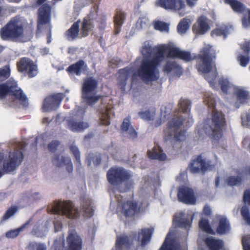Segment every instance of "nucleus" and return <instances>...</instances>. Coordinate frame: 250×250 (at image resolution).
I'll use <instances>...</instances> for the list:
<instances>
[{"instance_id":"f257e3e1","label":"nucleus","mask_w":250,"mask_h":250,"mask_svg":"<svg viewBox=\"0 0 250 250\" xmlns=\"http://www.w3.org/2000/svg\"><path fill=\"white\" fill-rule=\"evenodd\" d=\"M160 45L153 47L148 41L145 42L140 50L143 58L138 68V75L145 82L157 80L160 77Z\"/></svg>"},{"instance_id":"f03ea898","label":"nucleus","mask_w":250,"mask_h":250,"mask_svg":"<svg viewBox=\"0 0 250 250\" xmlns=\"http://www.w3.org/2000/svg\"><path fill=\"white\" fill-rule=\"evenodd\" d=\"M218 97L209 92L205 94L204 101L211 110V118H208L204 123H199L196 128L200 137L206 134L212 135L215 139L222 137V128L225 125V115L215 109Z\"/></svg>"},{"instance_id":"7ed1b4c3","label":"nucleus","mask_w":250,"mask_h":250,"mask_svg":"<svg viewBox=\"0 0 250 250\" xmlns=\"http://www.w3.org/2000/svg\"><path fill=\"white\" fill-rule=\"evenodd\" d=\"M179 104L182 113L180 112L174 115L168 122L167 128L164 130L166 140H184L186 138L185 132L181 129V126L184 125L186 127H189L193 123L192 118L189 114L190 102L188 99L181 98Z\"/></svg>"},{"instance_id":"20e7f679","label":"nucleus","mask_w":250,"mask_h":250,"mask_svg":"<svg viewBox=\"0 0 250 250\" xmlns=\"http://www.w3.org/2000/svg\"><path fill=\"white\" fill-rule=\"evenodd\" d=\"M215 52L212 46L205 44L198 55L197 68L199 72L204 74L205 78L213 88H217L218 84L216 78L217 75L215 64Z\"/></svg>"},{"instance_id":"39448f33","label":"nucleus","mask_w":250,"mask_h":250,"mask_svg":"<svg viewBox=\"0 0 250 250\" xmlns=\"http://www.w3.org/2000/svg\"><path fill=\"white\" fill-rule=\"evenodd\" d=\"M53 214L65 216L70 219L77 218L82 214L85 217H90L94 213V210L92 206V201L89 198L84 199L81 205V210L75 207L74 204L70 201H65L56 203L50 210Z\"/></svg>"},{"instance_id":"423d86ee","label":"nucleus","mask_w":250,"mask_h":250,"mask_svg":"<svg viewBox=\"0 0 250 250\" xmlns=\"http://www.w3.org/2000/svg\"><path fill=\"white\" fill-rule=\"evenodd\" d=\"M97 10L98 6H94L91 10L89 14L83 19L80 29V21H78L74 22L66 33L67 39L69 41L75 39L79 36V32L82 37L87 36L93 30L95 23L97 22L98 18Z\"/></svg>"},{"instance_id":"0eeeda50","label":"nucleus","mask_w":250,"mask_h":250,"mask_svg":"<svg viewBox=\"0 0 250 250\" xmlns=\"http://www.w3.org/2000/svg\"><path fill=\"white\" fill-rule=\"evenodd\" d=\"M25 146L23 142H15L12 146V149L8 156L0 153V165L3 163V170L6 172L15 170L22 163L23 155L21 150Z\"/></svg>"},{"instance_id":"6e6552de","label":"nucleus","mask_w":250,"mask_h":250,"mask_svg":"<svg viewBox=\"0 0 250 250\" xmlns=\"http://www.w3.org/2000/svg\"><path fill=\"white\" fill-rule=\"evenodd\" d=\"M131 176L129 171L121 167H112L107 172L108 181L113 186H118L125 183V188L120 187V192H125L133 187L134 182L130 179Z\"/></svg>"},{"instance_id":"1a4fd4ad","label":"nucleus","mask_w":250,"mask_h":250,"mask_svg":"<svg viewBox=\"0 0 250 250\" xmlns=\"http://www.w3.org/2000/svg\"><path fill=\"white\" fill-rule=\"evenodd\" d=\"M9 93L15 103H19L23 106L28 104V99L17 82L11 78L4 83L0 84V100H2Z\"/></svg>"},{"instance_id":"9d476101","label":"nucleus","mask_w":250,"mask_h":250,"mask_svg":"<svg viewBox=\"0 0 250 250\" xmlns=\"http://www.w3.org/2000/svg\"><path fill=\"white\" fill-rule=\"evenodd\" d=\"M159 53L160 55V63L165 57V55L169 58H178L186 62L193 60L194 57L189 52L181 50L173 43L160 45Z\"/></svg>"},{"instance_id":"9b49d317","label":"nucleus","mask_w":250,"mask_h":250,"mask_svg":"<svg viewBox=\"0 0 250 250\" xmlns=\"http://www.w3.org/2000/svg\"><path fill=\"white\" fill-rule=\"evenodd\" d=\"M97 85V80L93 77H87L83 81L82 96L89 105L94 104L101 98L100 95L95 94Z\"/></svg>"},{"instance_id":"f8f14e48","label":"nucleus","mask_w":250,"mask_h":250,"mask_svg":"<svg viewBox=\"0 0 250 250\" xmlns=\"http://www.w3.org/2000/svg\"><path fill=\"white\" fill-rule=\"evenodd\" d=\"M111 197L115 196L116 200L122 208V212L126 216H131L136 213L143 211L148 205L146 201L143 203L137 204L136 202L132 201H122V197L114 193V191L110 192Z\"/></svg>"},{"instance_id":"ddd939ff","label":"nucleus","mask_w":250,"mask_h":250,"mask_svg":"<svg viewBox=\"0 0 250 250\" xmlns=\"http://www.w3.org/2000/svg\"><path fill=\"white\" fill-rule=\"evenodd\" d=\"M23 34V29L20 21L11 20L0 31V36L4 40H17Z\"/></svg>"},{"instance_id":"4468645a","label":"nucleus","mask_w":250,"mask_h":250,"mask_svg":"<svg viewBox=\"0 0 250 250\" xmlns=\"http://www.w3.org/2000/svg\"><path fill=\"white\" fill-rule=\"evenodd\" d=\"M84 113L85 110L83 108L78 107L71 118L65 120L67 127L74 132H82L87 128L89 127L88 124L82 121Z\"/></svg>"},{"instance_id":"2eb2a0df","label":"nucleus","mask_w":250,"mask_h":250,"mask_svg":"<svg viewBox=\"0 0 250 250\" xmlns=\"http://www.w3.org/2000/svg\"><path fill=\"white\" fill-rule=\"evenodd\" d=\"M157 6L165 9L174 10L178 11L180 16H184L189 12L182 0H158L156 3Z\"/></svg>"},{"instance_id":"dca6fc26","label":"nucleus","mask_w":250,"mask_h":250,"mask_svg":"<svg viewBox=\"0 0 250 250\" xmlns=\"http://www.w3.org/2000/svg\"><path fill=\"white\" fill-rule=\"evenodd\" d=\"M20 71L26 73L30 78L36 76L38 73L37 64L31 60L27 58L21 59L17 63Z\"/></svg>"},{"instance_id":"f3484780","label":"nucleus","mask_w":250,"mask_h":250,"mask_svg":"<svg viewBox=\"0 0 250 250\" xmlns=\"http://www.w3.org/2000/svg\"><path fill=\"white\" fill-rule=\"evenodd\" d=\"M64 95L62 93H57L47 97L44 101L42 110L44 112L57 109L60 105Z\"/></svg>"},{"instance_id":"a211bd4d","label":"nucleus","mask_w":250,"mask_h":250,"mask_svg":"<svg viewBox=\"0 0 250 250\" xmlns=\"http://www.w3.org/2000/svg\"><path fill=\"white\" fill-rule=\"evenodd\" d=\"M82 240L74 229H70L66 238L67 250H81Z\"/></svg>"},{"instance_id":"6ab92c4d","label":"nucleus","mask_w":250,"mask_h":250,"mask_svg":"<svg viewBox=\"0 0 250 250\" xmlns=\"http://www.w3.org/2000/svg\"><path fill=\"white\" fill-rule=\"evenodd\" d=\"M213 167L210 161H205L201 156H198L196 159L193 160L189 166V169L193 173H198L200 170L203 171L211 170Z\"/></svg>"},{"instance_id":"aec40b11","label":"nucleus","mask_w":250,"mask_h":250,"mask_svg":"<svg viewBox=\"0 0 250 250\" xmlns=\"http://www.w3.org/2000/svg\"><path fill=\"white\" fill-rule=\"evenodd\" d=\"M162 71L165 73L179 77L183 73L182 67L175 61L167 60L162 66Z\"/></svg>"},{"instance_id":"412c9836","label":"nucleus","mask_w":250,"mask_h":250,"mask_svg":"<svg viewBox=\"0 0 250 250\" xmlns=\"http://www.w3.org/2000/svg\"><path fill=\"white\" fill-rule=\"evenodd\" d=\"M178 199L180 202L187 204H194L196 198L194 191L190 188L183 186L179 188Z\"/></svg>"},{"instance_id":"4be33fe9","label":"nucleus","mask_w":250,"mask_h":250,"mask_svg":"<svg viewBox=\"0 0 250 250\" xmlns=\"http://www.w3.org/2000/svg\"><path fill=\"white\" fill-rule=\"evenodd\" d=\"M193 216L191 213L188 212L186 214L181 212L175 215L173 224L178 227L188 230L191 227V222Z\"/></svg>"},{"instance_id":"5701e85b","label":"nucleus","mask_w":250,"mask_h":250,"mask_svg":"<svg viewBox=\"0 0 250 250\" xmlns=\"http://www.w3.org/2000/svg\"><path fill=\"white\" fill-rule=\"evenodd\" d=\"M118 84L123 90H125L128 80L131 77L134 79L135 76L134 70L132 67H127L119 71Z\"/></svg>"},{"instance_id":"b1692460","label":"nucleus","mask_w":250,"mask_h":250,"mask_svg":"<svg viewBox=\"0 0 250 250\" xmlns=\"http://www.w3.org/2000/svg\"><path fill=\"white\" fill-rule=\"evenodd\" d=\"M209 28L208 19L205 16H201L193 25L192 30L196 34L204 35Z\"/></svg>"},{"instance_id":"393cba45","label":"nucleus","mask_w":250,"mask_h":250,"mask_svg":"<svg viewBox=\"0 0 250 250\" xmlns=\"http://www.w3.org/2000/svg\"><path fill=\"white\" fill-rule=\"evenodd\" d=\"M53 164L56 167H65L66 170L72 172L73 170V164L69 157L63 155L55 156L52 159Z\"/></svg>"},{"instance_id":"a878e982","label":"nucleus","mask_w":250,"mask_h":250,"mask_svg":"<svg viewBox=\"0 0 250 250\" xmlns=\"http://www.w3.org/2000/svg\"><path fill=\"white\" fill-rule=\"evenodd\" d=\"M232 93L236 96L237 102L234 105L237 108L240 107L238 103L241 104H244L250 99V92L242 87L236 86L235 87L233 88V91Z\"/></svg>"},{"instance_id":"bb28decb","label":"nucleus","mask_w":250,"mask_h":250,"mask_svg":"<svg viewBox=\"0 0 250 250\" xmlns=\"http://www.w3.org/2000/svg\"><path fill=\"white\" fill-rule=\"evenodd\" d=\"M51 7L47 4L42 5L39 10L38 32L41 29V26L48 23L50 20Z\"/></svg>"},{"instance_id":"cd10ccee","label":"nucleus","mask_w":250,"mask_h":250,"mask_svg":"<svg viewBox=\"0 0 250 250\" xmlns=\"http://www.w3.org/2000/svg\"><path fill=\"white\" fill-rule=\"evenodd\" d=\"M121 129L124 134L131 139H134L137 137V132L131 124L130 120L128 118L124 119Z\"/></svg>"},{"instance_id":"c85d7f7f","label":"nucleus","mask_w":250,"mask_h":250,"mask_svg":"<svg viewBox=\"0 0 250 250\" xmlns=\"http://www.w3.org/2000/svg\"><path fill=\"white\" fill-rule=\"evenodd\" d=\"M173 232L170 230L167 235L165 241L159 250H188L187 246L185 244L183 247L180 246L179 244L174 245L170 243V237L172 235Z\"/></svg>"},{"instance_id":"c756f323","label":"nucleus","mask_w":250,"mask_h":250,"mask_svg":"<svg viewBox=\"0 0 250 250\" xmlns=\"http://www.w3.org/2000/svg\"><path fill=\"white\" fill-rule=\"evenodd\" d=\"M131 244L126 235L119 236L117 238L115 247L113 250H126L130 247Z\"/></svg>"},{"instance_id":"7c9ffc66","label":"nucleus","mask_w":250,"mask_h":250,"mask_svg":"<svg viewBox=\"0 0 250 250\" xmlns=\"http://www.w3.org/2000/svg\"><path fill=\"white\" fill-rule=\"evenodd\" d=\"M153 232V229L151 228L142 229L139 232L138 239L141 241V245L144 246L148 243Z\"/></svg>"},{"instance_id":"2f4dec72","label":"nucleus","mask_w":250,"mask_h":250,"mask_svg":"<svg viewBox=\"0 0 250 250\" xmlns=\"http://www.w3.org/2000/svg\"><path fill=\"white\" fill-rule=\"evenodd\" d=\"M205 243L209 250H220L224 245L222 240L215 239L212 236L207 238L205 240Z\"/></svg>"},{"instance_id":"473e14b6","label":"nucleus","mask_w":250,"mask_h":250,"mask_svg":"<svg viewBox=\"0 0 250 250\" xmlns=\"http://www.w3.org/2000/svg\"><path fill=\"white\" fill-rule=\"evenodd\" d=\"M148 156L150 159L164 161L167 158L166 155L159 146H155L151 150L148 151Z\"/></svg>"},{"instance_id":"72a5a7b5","label":"nucleus","mask_w":250,"mask_h":250,"mask_svg":"<svg viewBox=\"0 0 250 250\" xmlns=\"http://www.w3.org/2000/svg\"><path fill=\"white\" fill-rule=\"evenodd\" d=\"M233 30L232 26H229L223 25L216 28L211 32V35L214 36H223L225 38L227 35L231 33Z\"/></svg>"},{"instance_id":"f704fd0d","label":"nucleus","mask_w":250,"mask_h":250,"mask_svg":"<svg viewBox=\"0 0 250 250\" xmlns=\"http://www.w3.org/2000/svg\"><path fill=\"white\" fill-rule=\"evenodd\" d=\"M86 67V65L83 61H80L76 63L70 65L67 68V71L71 74H75L77 75H81Z\"/></svg>"},{"instance_id":"c9c22d12","label":"nucleus","mask_w":250,"mask_h":250,"mask_svg":"<svg viewBox=\"0 0 250 250\" xmlns=\"http://www.w3.org/2000/svg\"><path fill=\"white\" fill-rule=\"evenodd\" d=\"M222 91L226 94H231L233 91V88L236 86L231 83L228 79L221 78L219 81Z\"/></svg>"},{"instance_id":"e433bc0d","label":"nucleus","mask_w":250,"mask_h":250,"mask_svg":"<svg viewBox=\"0 0 250 250\" xmlns=\"http://www.w3.org/2000/svg\"><path fill=\"white\" fill-rule=\"evenodd\" d=\"M230 226L229 221L225 217H221L219 219V226L216 231L218 234H226L229 231Z\"/></svg>"},{"instance_id":"4c0bfd02","label":"nucleus","mask_w":250,"mask_h":250,"mask_svg":"<svg viewBox=\"0 0 250 250\" xmlns=\"http://www.w3.org/2000/svg\"><path fill=\"white\" fill-rule=\"evenodd\" d=\"M125 18V14L122 11L117 12L115 15L114 23L117 33H118L120 32V28L124 22Z\"/></svg>"},{"instance_id":"58836bf2","label":"nucleus","mask_w":250,"mask_h":250,"mask_svg":"<svg viewBox=\"0 0 250 250\" xmlns=\"http://www.w3.org/2000/svg\"><path fill=\"white\" fill-rule=\"evenodd\" d=\"M225 1L226 3L229 4L235 12L240 13L245 10L244 5L237 0H225Z\"/></svg>"},{"instance_id":"ea45409f","label":"nucleus","mask_w":250,"mask_h":250,"mask_svg":"<svg viewBox=\"0 0 250 250\" xmlns=\"http://www.w3.org/2000/svg\"><path fill=\"white\" fill-rule=\"evenodd\" d=\"M110 111L107 107H104L100 111L99 114L101 124L108 125L110 124Z\"/></svg>"},{"instance_id":"a19ab883","label":"nucleus","mask_w":250,"mask_h":250,"mask_svg":"<svg viewBox=\"0 0 250 250\" xmlns=\"http://www.w3.org/2000/svg\"><path fill=\"white\" fill-rule=\"evenodd\" d=\"M190 21L188 19H183L177 26V31L180 34H185L189 28Z\"/></svg>"},{"instance_id":"79ce46f5","label":"nucleus","mask_w":250,"mask_h":250,"mask_svg":"<svg viewBox=\"0 0 250 250\" xmlns=\"http://www.w3.org/2000/svg\"><path fill=\"white\" fill-rule=\"evenodd\" d=\"M47 231V227L42 225H36L32 231V233L37 237H43Z\"/></svg>"},{"instance_id":"37998d69","label":"nucleus","mask_w":250,"mask_h":250,"mask_svg":"<svg viewBox=\"0 0 250 250\" xmlns=\"http://www.w3.org/2000/svg\"><path fill=\"white\" fill-rule=\"evenodd\" d=\"M199 225L200 228L205 232L212 234H215L214 231L212 229L210 226L209 225L208 220L202 218L199 222Z\"/></svg>"},{"instance_id":"c03bdc74","label":"nucleus","mask_w":250,"mask_h":250,"mask_svg":"<svg viewBox=\"0 0 250 250\" xmlns=\"http://www.w3.org/2000/svg\"><path fill=\"white\" fill-rule=\"evenodd\" d=\"M139 115L141 118L146 121L153 120L155 115V111L154 109L146 110L139 112Z\"/></svg>"},{"instance_id":"a18cd8bd","label":"nucleus","mask_w":250,"mask_h":250,"mask_svg":"<svg viewBox=\"0 0 250 250\" xmlns=\"http://www.w3.org/2000/svg\"><path fill=\"white\" fill-rule=\"evenodd\" d=\"M28 224V222L25 224L24 225L21 227L15 229L10 230L7 231L6 233V237L8 238H14L17 237L19 233L23 230V229L26 227V226Z\"/></svg>"},{"instance_id":"49530a36","label":"nucleus","mask_w":250,"mask_h":250,"mask_svg":"<svg viewBox=\"0 0 250 250\" xmlns=\"http://www.w3.org/2000/svg\"><path fill=\"white\" fill-rule=\"evenodd\" d=\"M27 248L28 250H47V247L45 244L35 242L30 243Z\"/></svg>"},{"instance_id":"de8ad7c7","label":"nucleus","mask_w":250,"mask_h":250,"mask_svg":"<svg viewBox=\"0 0 250 250\" xmlns=\"http://www.w3.org/2000/svg\"><path fill=\"white\" fill-rule=\"evenodd\" d=\"M149 25V21L146 18H142L139 19L136 24V28L138 30H143L146 29Z\"/></svg>"},{"instance_id":"09e8293b","label":"nucleus","mask_w":250,"mask_h":250,"mask_svg":"<svg viewBox=\"0 0 250 250\" xmlns=\"http://www.w3.org/2000/svg\"><path fill=\"white\" fill-rule=\"evenodd\" d=\"M64 245V236L62 235L55 239L53 244L55 250H63Z\"/></svg>"},{"instance_id":"8fccbe9b","label":"nucleus","mask_w":250,"mask_h":250,"mask_svg":"<svg viewBox=\"0 0 250 250\" xmlns=\"http://www.w3.org/2000/svg\"><path fill=\"white\" fill-rule=\"evenodd\" d=\"M154 27L156 30L161 31L167 32L169 30L168 24L161 21H156L154 23Z\"/></svg>"},{"instance_id":"3c124183","label":"nucleus","mask_w":250,"mask_h":250,"mask_svg":"<svg viewBox=\"0 0 250 250\" xmlns=\"http://www.w3.org/2000/svg\"><path fill=\"white\" fill-rule=\"evenodd\" d=\"M89 3L88 0H76L74 2V9L75 11L79 12L81 9Z\"/></svg>"},{"instance_id":"603ef678","label":"nucleus","mask_w":250,"mask_h":250,"mask_svg":"<svg viewBox=\"0 0 250 250\" xmlns=\"http://www.w3.org/2000/svg\"><path fill=\"white\" fill-rule=\"evenodd\" d=\"M242 24L244 28L250 27V10H246L242 19Z\"/></svg>"},{"instance_id":"864d4df0","label":"nucleus","mask_w":250,"mask_h":250,"mask_svg":"<svg viewBox=\"0 0 250 250\" xmlns=\"http://www.w3.org/2000/svg\"><path fill=\"white\" fill-rule=\"evenodd\" d=\"M10 71L8 65L4 66L0 69V80H3L9 77Z\"/></svg>"},{"instance_id":"5fc2aeb1","label":"nucleus","mask_w":250,"mask_h":250,"mask_svg":"<svg viewBox=\"0 0 250 250\" xmlns=\"http://www.w3.org/2000/svg\"><path fill=\"white\" fill-rule=\"evenodd\" d=\"M241 214L247 223L250 225V214L249 208L246 206H244L241 208Z\"/></svg>"},{"instance_id":"6e6d98bb","label":"nucleus","mask_w":250,"mask_h":250,"mask_svg":"<svg viewBox=\"0 0 250 250\" xmlns=\"http://www.w3.org/2000/svg\"><path fill=\"white\" fill-rule=\"evenodd\" d=\"M70 149L71 151L72 152V153L75 157L77 164L78 165H80V152L78 147L76 146L73 145L70 146Z\"/></svg>"},{"instance_id":"4d7b16f0","label":"nucleus","mask_w":250,"mask_h":250,"mask_svg":"<svg viewBox=\"0 0 250 250\" xmlns=\"http://www.w3.org/2000/svg\"><path fill=\"white\" fill-rule=\"evenodd\" d=\"M87 160L88 161V165H90L92 163L95 165H98L101 162L100 158L94 156L93 154H89L87 156Z\"/></svg>"},{"instance_id":"13d9d810","label":"nucleus","mask_w":250,"mask_h":250,"mask_svg":"<svg viewBox=\"0 0 250 250\" xmlns=\"http://www.w3.org/2000/svg\"><path fill=\"white\" fill-rule=\"evenodd\" d=\"M242 178L240 176H230L227 182L228 185L230 186H236L240 183Z\"/></svg>"},{"instance_id":"bf43d9fd","label":"nucleus","mask_w":250,"mask_h":250,"mask_svg":"<svg viewBox=\"0 0 250 250\" xmlns=\"http://www.w3.org/2000/svg\"><path fill=\"white\" fill-rule=\"evenodd\" d=\"M237 59L240 62V65L243 67L246 66L250 62L249 57L243 55H238Z\"/></svg>"},{"instance_id":"052dcab7","label":"nucleus","mask_w":250,"mask_h":250,"mask_svg":"<svg viewBox=\"0 0 250 250\" xmlns=\"http://www.w3.org/2000/svg\"><path fill=\"white\" fill-rule=\"evenodd\" d=\"M16 211L17 209L15 207H12L9 208L4 214L2 217V221L8 219L11 216H13Z\"/></svg>"},{"instance_id":"680f3d73","label":"nucleus","mask_w":250,"mask_h":250,"mask_svg":"<svg viewBox=\"0 0 250 250\" xmlns=\"http://www.w3.org/2000/svg\"><path fill=\"white\" fill-rule=\"evenodd\" d=\"M241 121L243 126L250 128V114L242 115L241 116Z\"/></svg>"},{"instance_id":"e2e57ef3","label":"nucleus","mask_w":250,"mask_h":250,"mask_svg":"<svg viewBox=\"0 0 250 250\" xmlns=\"http://www.w3.org/2000/svg\"><path fill=\"white\" fill-rule=\"evenodd\" d=\"M244 250H250V235L245 236L242 240Z\"/></svg>"},{"instance_id":"0e129e2a","label":"nucleus","mask_w":250,"mask_h":250,"mask_svg":"<svg viewBox=\"0 0 250 250\" xmlns=\"http://www.w3.org/2000/svg\"><path fill=\"white\" fill-rule=\"evenodd\" d=\"M59 144V142L57 141H52L48 145V149L50 151L54 152L56 150Z\"/></svg>"},{"instance_id":"69168bd1","label":"nucleus","mask_w":250,"mask_h":250,"mask_svg":"<svg viewBox=\"0 0 250 250\" xmlns=\"http://www.w3.org/2000/svg\"><path fill=\"white\" fill-rule=\"evenodd\" d=\"M244 201L245 204H248L250 205V190H246L244 194L243 197Z\"/></svg>"},{"instance_id":"338daca9","label":"nucleus","mask_w":250,"mask_h":250,"mask_svg":"<svg viewBox=\"0 0 250 250\" xmlns=\"http://www.w3.org/2000/svg\"><path fill=\"white\" fill-rule=\"evenodd\" d=\"M167 107L164 109H161V118L163 119V122L165 121V120H166L168 118L170 112L169 111H166Z\"/></svg>"},{"instance_id":"774afa93","label":"nucleus","mask_w":250,"mask_h":250,"mask_svg":"<svg viewBox=\"0 0 250 250\" xmlns=\"http://www.w3.org/2000/svg\"><path fill=\"white\" fill-rule=\"evenodd\" d=\"M242 49L246 52H250V42H246L241 46Z\"/></svg>"}]
</instances>
